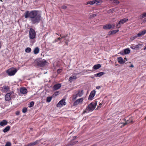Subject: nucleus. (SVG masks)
<instances>
[{"label": "nucleus", "instance_id": "obj_1", "mask_svg": "<svg viewBox=\"0 0 146 146\" xmlns=\"http://www.w3.org/2000/svg\"><path fill=\"white\" fill-rule=\"evenodd\" d=\"M25 18H29L32 24H37L42 21V17L40 14L36 10H33L31 11H26L24 13Z\"/></svg>", "mask_w": 146, "mask_h": 146}, {"label": "nucleus", "instance_id": "obj_2", "mask_svg": "<svg viewBox=\"0 0 146 146\" xmlns=\"http://www.w3.org/2000/svg\"><path fill=\"white\" fill-rule=\"evenodd\" d=\"M146 33V30H144L143 31L139 32L137 34L135 35H133L130 38V40H133L135 39L140 37L141 36L145 35Z\"/></svg>", "mask_w": 146, "mask_h": 146}, {"label": "nucleus", "instance_id": "obj_3", "mask_svg": "<svg viewBox=\"0 0 146 146\" xmlns=\"http://www.w3.org/2000/svg\"><path fill=\"white\" fill-rule=\"evenodd\" d=\"M17 72V70L15 68L12 67L8 69L6 71V72L9 76L14 75Z\"/></svg>", "mask_w": 146, "mask_h": 146}, {"label": "nucleus", "instance_id": "obj_4", "mask_svg": "<svg viewBox=\"0 0 146 146\" xmlns=\"http://www.w3.org/2000/svg\"><path fill=\"white\" fill-rule=\"evenodd\" d=\"M97 103V102L95 101L94 102H92L89 104L87 107V108L89 111H93L95 108Z\"/></svg>", "mask_w": 146, "mask_h": 146}, {"label": "nucleus", "instance_id": "obj_5", "mask_svg": "<svg viewBox=\"0 0 146 146\" xmlns=\"http://www.w3.org/2000/svg\"><path fill=\"white\" fill-rule=\"evenodd\" d=\"M29 37L31 39H33L35 37L36 34L35 30L32 28L30 29L29 31Z\"/></svg>", "mask_w": 146, "mask_h": 146}, {"label": "nucleus", "instance_id": "obj_6", "mask_svg": "<svg viewBox=\"0 0 146 146\" xmlns=\"http://www.w3.org/2000/svg\"><path fill=\"white\" fill-rule=\"evenodd\" d=\"M128 19L127 18H124L123 19H121L116 25V27L119 29L121 27V25L123 24L126 23L128 21Z\"/></svg>", "mask_w": 146, "mask_h": 146}, {"label": "nucleus", "instance_id": "obj_7", "mask_svg": "<svg viewBox=\"0 0 146 146\" xmlns=\"http://www.w3.org/2000/svg\"><path fill=\"white\" fill-rule=\"evenodd\" d=\"M84 92L83 90H78L77 91L76 94L74 95V99H76L78 97H81L83 94Z\"/></svg>", "mask_w": 146, "mask_h": 146}, {"label": "nucleus", "instance_id": "obj_8", "mask_svg": "<svg viewBox=\"0 0 146 146\" xmlns=\"http://www.w3.org/2000/svg\"><path fill=\"white\" fill-rule=\"evenodd\" d=\"M84 98H83L76 100L74 102V106L81 104L83 102Z\"/></svg>", "mask_w": 146, "mask_h": 146}, {"label": "nucleus", "instance_id": "obj_9", "mask_svg": "<svg viewBox=\"0 0 146 146\" xmlns=\"http://www.w3.org/2000/svg\"><path fill=\"white\" fill-rule=\"evenodd\" d=\"M48 62L45 60L40 61L37 63V65L40 67H43L47 65Z\"/></svg>", "mask_w": 146, "mask_h": 146}, {"label": "nucleus", "instance_id": "obj_10", "mask_svg": "<svg viewBox=\"0 0 146 146\" xmlns=\"http://www.w3.org/2000/svg\"><path fill=\"white\" fill-rule=\"evenodd\" d=\"M66 104V103L65 102V100L64 99H62L57 104L56 106L57 107H60L63 106H65Z\"/></svg>", "mask_w": 146, "mask_h": 146}, {"label": "nucleus", "instance_id": "obj_11", "mask_svg": "<svg viewBox=\"0 0 146 146\" xmlns=\"http://www.w3.org/2000/svg\"><path fill=\"white\" fill-rule=\"evenodd\" d=\"M14 93V92L13 91L10 92L9 93H7L5 96V99L6 101L10 100L11 99V96Z\"/></svg>", "mask_w": 146, "mask_h": 146}, {"label": "nucleus", "instance_id": "obj_12", "mask_svg": "<svg viewBox=\"0 0 146 146\" xmlns=\"http://www.w3.org/2000/svg\"><path fill=\"white\" fill-rule=\"evenodd\" d=\"M96 92L95 90H93L91 92L88 98L89 100H91L93 99V98L95 95Z\"/></svg>", "mask_w": 146, "mask_h": 146}, {"label": "nucleus", "instance_id": "obj_13", "mask_svg": "<svg viewBox=\"0 0 146 146\" xmlns=\"http://www.w3.org/2000/svg\"><path fill=\"white\" fill-rule=\"evenodd\" d=\"M0 88L1 90L3 92H7L10 89V88L9 86L5 85L1 87Z\"/></svg>", "mask_w": 146, "mask_h": 146}, {"label": "nucleus", "instance_id": "obj_14", "mask_svg": "<svg viewBox=\"0 0 146 146\" xmlns=\"http://www.w3.org/2000/svg\"><path fill=\"white\" fill-rule=\"evenodd\" d=\"M112 28V25L111 24H107L104 25L103 26V29H110Z\"/></svg>", "mask_w": 146, "mask_h": 146}, {"label": "nucleus", "instance_id": "obj_15", "mask_svg": "<svg viewBox=\"0 0 146 146\" xmlns=\"http://www.w3.org/2000/svg\"><path fill=\"white\" fill-rule=\"evenodd\" d=\"M61 86V85L60 84H57L54 85L53 87V90H57L59 89Z\"/></svg>", "mask_w": 146, "mask_h": 146}, {"label": "nucleus", "instance_id": "obj_16", "mask_svg": "<svg viewBox=\"0 0 146 146\" xmlns=\"http://www.w3.org/2000/svg\"><path fill=\"white\" fill-rule=\"evenodd\" d=\"M7 121L6 120H3L0 122V125L3 127L7 125L8 124Z\"/></svg>", "mask_w": 146, "mask_h": 146}, {"label": "nucleus", "instance_id": "obj_17", "mask_svg": "<svg viewBox=\"0 0 146 146\" xmlns=\"http://www.w3.org/2000/svg\"><path fill=\"white\" fill-rule=\"evenodd\" d=\"M20 92L21 94H26L27 93V90L26 88H22L20 89Z\"/></svg>", "mask_w": 146, "mask_h": 146}, {"label": "nucleus", "instance_id": "obj_18", "mask_svg": "<svg viewBox=\"0 0 146 146\" xmlns=\"http://www.w3.org/2000/svg\"><path fill=\"white\" fill-rule=\"evenodd\" d=\"M38 142V141L36 140L33 143H29L28 144L25 145L24 146H35L36 144H37Z\"/></svg>", "mask_w": 146, "mask_h": 146}, {"label": "nucleus", "instance_id": "obj_19", "mask_svg": "<svg viewBox=\"0 0 146 146\" xmlns=\"http://www.w3.org/2000/svg\"><path fill=\"white\" fill-rule=\"evenodd\" d=\"M119 31V30L118 29L117 30H113L112 31H110L109 32V34L108 35H114L116 33L118 32Z\"/></svg>", "mask_w": 146, "mask_h": 146}, {"label": "nucleus", "instance_id": "obj_20", "mask_svg": "<svg viewBox=\"0 0 146 146\" xmlns=\"http://www.w3.org/2000/svg\"><path fill=\"white\" fill-rule=\"evenodd\" d=\"M105 74V72H101L94 74V76L95 77H100Z\"/></svg>", "mask_w": 146, "mask_h": 146}, {"label": "nucleus", "instance_id": "obj_21", "mask_svg": "<svg viewBox=\"0 0 146 146\" xmlns=\"http://www.w3.org/2000/svg\"><path fill=\"white\" fill-rule=\"evenodd\" d=\"M133 123V119L132 117H130L129 118V119L127 120L126 122L124 123L123 124V125L124 126L127 124H128L130 123Z\"/></svg>", "mask_w": 146, "mask_h": 146}, {"label": "nucleus", "instance_id": "obj_22", "mask_svg": "<svg viewBox=\"0 0 146 146\" xmlns=\"http://www.w3.org/2000/svg\"><path fill=\"white\" fill-rule=\"evenodd\" d=\"M117 61L120 64H122L125 62V61L121 57L118 58H117Z\"/></svg>", "mask_w": 146, "mask_h": 146}, {"label": "nucleus", "instance_id": "obj_23", "mask_svg": "<svg viewBox=\"0 0 146 146\" xmlns=\"http://www.w3.org/2000/svg\"><path fill=\"white\" fill-rule=\"evenodd\" d=\"M67 36V35L66 36H62L61 38H60V37L58 38L55 39L54 40V41H53V43H54L55 42H58V41L59 40H60L62 38H65Z\"/></svg>", "mask_w": 146, "mask_h": 146}, {"label": "nucleus", "instance_id": "obj_24", "mask_svg": "<svg viewBox=\"0 0 146 146\" xmlns=\"http://www.w3.org/2000/svg\"><path fill=\"white\" fill-rule=\"evenodd\" d=\"M40 51V49L38 47H36L35 48L33 52L35 54H38Z\"/></svg>", "mask_w": 146, "mask_h": 146}, {"label": "nucleus", "instance_id": "obj_25", "mask_svg": "<svg viewBox=\"0 0 146 146\" xmlns=\"http://www.w3.org/2000/svg\"><path fill=\"white\" fill-rule=\"evenodd\" d=\"M101 67V65L100 64H98L94 65L93 67V68L94 70H97L100 68Z\"/></svg>", "mask_w": 146, "mask_h": 146}, {"label": "nucleus", "instance_id": "obj_26", "mask_svg": "<svg viewBox=\"0 0 146 146\" xmlns=\"http://www.w3.org/2000/svg\"><path fill=\"white\" fill-rule=\"evenodd\" d=\"M11 128V127L9 126H7L3 130V131L4 133H6Z\"/></svg>", "mask_w": 146, "mask_h": 146}, {"label": "nucleus", "instance_id": "obj_27", "mask_svg": "<svg viewBox=\"0 0 146 146\" xmlns=\"http://www.w3.org/2000/svg\"><path fill=\"white\" fill-rule=\"evenodd\" d=\"M130 52V50L129 49H126L124 50L123 53L124 54H129Z\"/></svg>", "mask_w": 146, "mask_h": 146}, {"label": "nucleus", "instance_id": "obj_28", "mask_svg": "<svg viewBox=\"0 0 146 146\" xmlns=\"http://www.w3.org/2000/svg\"><path fill=\"white\" fill-rule=\"evenodd\" d=\"M95 2H94V1H88L87 3L86 4L87 5H88V4L93 5L94 4H95Z\"/></svg>", "mask_w": 146, "mask_h": 146}, {"label": "nucleus", "instance_id": "obj_29", "mask_svg": "<svg viewBox=\"0 0 146 146\" xmlns=\"http://www.w3.org/2000/svg\"><path fill=\"white\" fill-rule=\"evenodd\" d=\"M110 1L112 2L113 3H115L117 4H118L119 3V1L117 0H111Z\"/></svg>", "mask_w": 146, "mask_h": 146}, {"label": "nucleus", "instance_id": "obj_30", "mask_svg": "<svg viewBox=\"0 0 146 146\" xmlns=\"http://www.w3.org/2000/svg\"><path fill=\"white\" fill-rule=\"evenodd\" d=\"M31 51V48L29 47L27 48L25 50V51L27 53H29Z\"/></svg>", "mask_w": 146, "mask_h": 146}, {"label": "nucleus", "instance_id": "obj_31", "mask_svg": "<svg viewBox=\"0 0 146 146\" xmlns=\"http://www.w3.org/2000/svg\"><path fill=\"white\" fill-rule=\"evenodd\" d=\"M52 99V97H47L46 99V101L47 102H50Z\"/></svg>", "mask_w": 146, "mask_h": 146}, {"label": "nucleus", "instance_id": "obj_32", "mask_svg": "<svg viewBox=\"0 0 146 146\" xmlns=\"http://www.w3.org/2000/svg\"><path fill=\"white\" fill-rule=\"evenodd\" d=\"M34 104V102L33 101H32L30 102L29 107L30 108L32 107L33 106Z\"/></svg>", "mask_w": 146, "mask_h": 146}, {"label": "nucleus", "instance_id": "obj_33", "mask_svg": "<svg viewBox=\"0 0 146 146\" xmlns=\"http://www.w3.org/2000/svg\"><path fill=\"white\" fill-rule=\"evenodd\" d=\"M142 44H138L137 45H136L135 46V48H141L142 46Z\"/></svg>", "mask_w": 146, "mask_h": 146}, {"label": "nucleus", "instance_id": "obj_34", "mask_svg": "<svg viewBox=\"0 0 146 146\" xmlns=\"http://www.w3.org/2000/svg\"><path fill=\"white\" fill-rule=\"evenodd\" d=\"M27 110V109L26 108H24L22 109V112L23 113H26Z\"/></svg>", "mask_w": 146, "mask_h": 146}, {"label": "nucleus", "instance_id": "obj_35", "mask_svg": "<svg viewBox=\"0 0 146 146\" xmlns=\"http://www.w3.org/2000/svg\"><path fill=\"white\" fill-rule=\"evenodd\" d=\"M94 1V2H95V3H96V4L102 2V1L101 0H95Z\"/></svg>", "mask_w": 146, "mask_h": 146}, {"label": "nucleus", "instance_id": "obj_36", "mask_svg": "<svg viewBox=\"0 0 146 146\" xmlns=\"http://www.w3.org/2000/svg\"><path fill=\"white\" fill-rule=\"evenodd\" d=\"M62 69H59L57 70V72L58 74H59L62 72Z\"/></svg>", "mask_w": 146, "mask_h": 146}, {"label": "nucleus", "instance_id": "obj_37", "mask_svg": "<svg viewBox=\"0 0 146 146\" xmlns=\"http://www.w3.org/2000/svg\"><path fill=\"white\" fill-rule=\"evenodd\" d=\"M114 11V9L113 8L110 9H109L108 11V13H113V11Z\"/></svg>", "mask_w": 146, "mask_h": 146}, {"label": "nucleus", "instance_id": "obj_38", "mask_svg": "<svg viewBox=\"0 0 146 146\" xmlns=\"http://www.w3.org/2000/svg\"><path fill=\"white\" fill-rule=\"evenodd\" d=\"M73 80V77L72 76L70 77L69 79V81L70 82H71Z\"/></svg>", "mask_w": 146, "mask_h": 146}, {"label": "nucleus", "instance_id": "obj_39", "mask_svg": "<svg viewBox=\"0 0 146 146\" xmlns=\"http://www.w3.org/2000/svg\"><path fill=\"white\" fill-rule=\"evenodd\" d=\"M11 143L10 142H7L5 146H11Z\"/></svg>", "mask_w": 146, "mask_h": 146}, {"label": "nucleus", "instance_id": "obj_40", "mask_svg": "<svg viewBox=\"0 0 146 146\" xmlns=\"http://www.w3.org/2000/svg\"><path fill=\"white\" fill-rule=\"evenodd\" d=\"M96 14H94L90 16L91 18H94L96 16Z\"/></svg>", "mask_w": 146, "mask_h": 146}, {"label": "nucleus", "instance_id": "obj_41", "mask_svg": "<svg viewBox=\"0 0 146 146\" xmlns=\"http://www.w3.org/2000/svg\"><path fill=\"white\" fill-rule=\"evenodd\" d=\"M67 7L65 5H63L61 7V8L62 9H66L67 8Z\"/></svg>", "mask_w": 146, "mask_h": 146}, {"label": "nucleus", "instance_id": "obj_42", "mask_svg": "<svg viewBox=\"0 0 146 146\" xmlns=\"http://www.w3.org/2000/svg\"><path fill=\"white\" fill-rule=\"evenodd\" d=\"M15 114L16 115H19L20 114V111H17L16 112Z\"/></svg>", "mask_w": 146, "mask_h": 146}, {"label": "nucleus", "instance_id": "obj_43", "mask_svg": "<svg viewBox=\"0 0 146 146\" xmlns=\"http://www.w3.org/2000/svg\"><path fill=\"white\" fill-rule=\"evenodd\" d=\"M145 17V16H144V13L140 15V17L141 18H143L144 17Z\"/></svg>", "mask_w": 146, "mask_h": 146}, {"label": "nucleus", "instance_id": "obj_44", "mask_svg": "<svg viewBox=\"0 0 146 146\" xmlns=\"http://www.w3.org/2000/svg\"><path fill=\"white\" fill-rule=\"evenodd\" d=\"M59 93V92L57 91L54 93V94L56 96L58 94V93Z\"/></svg>", "mask_w": 146, "mask_h": 146}, {"label": "nucleus", "instance_id": "obj_45", "mask_svg": "<svg viewBox=\"0 0 146 146\" xmlns=\"http://www.w3.org/2000/svg\"><path fill=\"white\" fill-rule=\"evenodd\" d=\"M112 27L113 28L115 27V25L114 24H113L112 25Z\"/></svg>", "mask_w": 146, "mask_h": 146}, {"label": "nucleus", "instance_id": "obj_46", "mask_svg": "<svg viewBox=\"0 0 146 146\" xmlns=\"http://www.w3.org/2000/svg\"><path fill=\"white\" fill-rule=\"evenodd\" d=\"M130 48H131L133 49H135V46H130Z\"/></svg>", "mask_w": 146, "mask_h": 146}, {"label": "nucleus", "instance_id": "obj_47", "mask_svg": "<svg viewBox=\"0 0 146 146\" xmlns=\"http://www.w3.org/2000/svg\"><path fill=\"white\" fill-rule=\"evenodd\" d=\"M78 142V141H74V144H76V143H77Z\"/></svg>", "mask_w": 146, "mask_h": 146}, {"label": "nucleus", "instance_id": "obj_48", "mask_svg": "<svg viewBox=\"0 0 146 146\" xmlns=\"http://www.w3.org/2000/svg\"><path fill=\"white\" fill-rule=\"evenodd\" d=\"M130 67H133L134 66L133 64H131L129 66Z\"/></svg>", "mask_w": 146, "mask_h": 146}, {"label": "nucleus", "instance_id": "obj_49", "mask_svg": "<svg viewBox=\"0 0 146 146\" xmlns=\"http://www.w3.org/2000/svg\"><path fill=\"white\" fill-rule=\"evenodd\" d=\"M144 16H145V17H146V13H144Z\"/></svg>", "mask_w": 146, "mask_h": 146}, {"label": "nucleus", "instance_id": "obj_50", "mask_svg": "<svg viewBox=\"0 0 146 146\" xmlns=\"http://www.w3.org/2000/svg\"><path fill=\"white\" fill-rule=\"evenodd\" d=\"M76 78V76H74V79H75Z\"/></svg>", "mask_w": 146, "mask_h": 146}, {"label": "nucleus", "instance_id": "obj_51", "mask_svg": "<svg viewBox=\"0 0 146 146\" xmlns=\"http://www.w3.org/2000/svg\"><path fill=\"white\" fill-rule=\"evenodd\" d=\"M100 88V86H97V87H96V88L98 89H99Z\"/></svg>", "mask_w": 146, "mask_h": 146}, {"label": "nucleus", "instance_id": "obj_52", "mask_svg": "<svg viewBox=\"0 0 146 146\" xmlns=\"http://www.w3.org/2000/svg\"><path fill=\"white\" fill-rule=\"evenodd\" d=\"M146 49V46H145V47L143 48V49L144 50H145Z\"/></svg>", "mask_w": 146, "mask_h": 146}, {"label": "nucleus", "instance_id": "obj_53", "mask_svg": "<svg viewBox=\"0 0 146 146\" xmlns=\"http://www.w3.org/2000/svg\"><path fill=\"white\" fill-rule=\"evenodd\" d=\"M76 136L74 137H73L74 139H76Z\"/></svg>", "mask_w": 146, "mask_h": 146}, {"label": "nucleus", "instance_id": "obj_54", "mask_svg": "<svg viewBox=\"0 0 146 146\" xmlns=\"http://www.w3.org/2000/svg\"><path fill=\"white\" fill-rule=\"evenodd\" d=\"M33 129V128L31 127V128H30V130H32Z\"/></svg>", "mask_w": 146, "mask_h": 146}, {"label": "nucleus", "instance_id": "obj_55", "mask_svg": "<svg viewBox=\"0 0 146 146\" xmlns=\"http://www.w3.org/2000/svg\"><path fill=\"white\" fill-rule=\"evenodd\" d=\"M99 107V106H98V107H97V109H98V108Z\"/></svg>", "mask_w": 146, "mask_h": 146}, {"label": "nucleus", "instance_id": "obj_56", "mask_svg": "<svg viewBox=\"0 0 146 146\" xmlns=\"http://www.w3.org/2000/svg\"><path fill=\"white\" fill-rule=\"evenodd\" d=\"M85 112H86V111H84V113H85Z\"/></svg>", "mask_w": 146, "mask_h": 146}, {"label": "nucleus", "instance_id": "obj_57", "mask_svg": "<svg viewBox=\"0 0 146 146\" xmlns=\"http://www.w3.org/2000/svg\"><path fill=\"white\" fill-rule=\"evenodd\" d=\"M144 21H146V20H145V19H144Z\"/></svg>", "mask_w": 146, "mask_h": 146}, {"label": "nucleus", "instance_id": "obj_58", "mask_svg": "<svg viewBox=\"0 0 146 146\" xmlns=\"http://www.w3.org/2000/svg\"><path fill=\"white\" fill-rule=\"evenodd\" d=\"M145 119L146 120V117L145 118Z\"/></svg>", "mask_w": 146, "mask_h": 146}, {"label": "nucleus", "instance_id": "obj_59", "mask_svg": "<svg viewBox=\"0 0 146 146\" xmlns=\"http://www.w3.org/2000/svg\"><path fill=\"white\" fill-rule=\"evenodd\" d=\"M56 35H58V34L57 33H56Z\"/></svg>", "mask_w": 146, "mask_h": 146}, {"label": "nucleus", "instance_id": "obj_60", "mask_svg": "<svg viewBox=\"0 0 146 146\" xmlns=\"http://www.w3.org/2000/svg\"><path fill=\"white\" fill-rule=\"evenodd\" d=\"M102 105V104H100V105Z\"/></svg>", "mask_w": 146, "mask_h": 146}, {"label": "nucleus", "instance_id": "obj_61", "mask_svg": "<svg viewBox=\"0 0 146 146\" xmlns=\"http://www.w3.org/2000/svg\"><path fill=\"white\" fill-rule=\"evenodd\" d=\"M1 1H2V0H0Z\"/></svg>", "mask_w": 146, "mask_h": 146}]
</instances>
